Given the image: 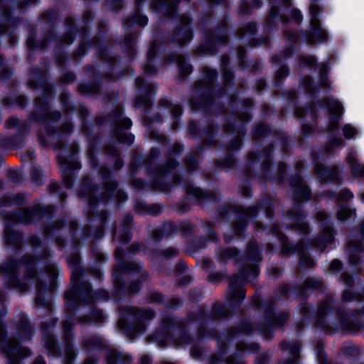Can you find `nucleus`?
I'll list each match as a JSON object with an SVG mask.
<instances>
[{"instance_id":"nucleus-15","label":"nucleus","mask_w":364,"mask_h":364,"mask_svg":"<svg viewBox=\"0 0 364 364\" xmlns=\"http://www.w3.org/2000/svg\"><path fill=\"white\" fill-rule=\"evenodd\" d=\"M276 203V199L269 196H265L262 198L258 205H253L247 208L240 205H230L223 208L222 214L223 217H224L225 215L230 214L235 215L236 221L232 223V228L236 235L240 237L245 231L247 220L257 215L259 207L264 209L267 218H272Z\"/></svg>"},{"instance_id":"nucleus-2","label":"nucleus","mask_w":364,"mask_h":364,"mask_svg":"<svg viewBox=\"0 0 364 364\" xmlns=\"http://www.w3.org/2000/svg\"><path fill=\"white\" fill-rule=\"evenodd\" d=\"M229 315L230 311L227 306L220 302H217L213 305L210 315L206 314L205 309L203 306L198 307L196 315H188L186 319L182 320H177L169 314H163L160 324L161 330L164 333L163 338L168 341L171 334L177 331L181 333V343L183 344L190 343L191 338L185 333L186 326L193 323H198L200 324L198 330V338H208L217 340L220 353L224 354L226 350V345L223 343L224 341L229 342L236 336L243 333L249 334L254 331L252 323L250 321H245L238 328H230L228 331L227 335L223 338L215 330L206 331L204 327V324L209 320L226 318Z\"/></svg>"},{"instance_id":"nucleus-18","label":"nucleus","mask_w":364,"mask_h":364,"mask_svg":"<svg viewBox=\"0 0 364 364\" xmlns=\"http://www.w3.org/2000/svg\"><path fill=\"white\" fill-rule=\"evenodd\" d=\"M39 0H0L1 21L0 36L11 33L14 31L18 23V19L12 16V11L9 6H16L23 12L28 8L36 5Z\"/></svg>"},{"instance_id":"nucleus-23","label":"nucleus","mask_w":364,"mask_h":364,"mask_svg":"<svg viewBox=\"0 0 364 364\" xmlns=\"http://www.w3.org/2000/svg\"><path fill=\"white\" fill-rule=\"evenodd\" d=\"M70 151V154L68 156H64L63 154L58 156V162L61 171L63 182L67 188L73 186L76 171L81 168V164L77 156L78 145L76 143L72 144Z\"/></svg>"},{"instance_id":"nucleus-59","label":"nucleus","mask_w":364,"mask_h":364,"mask_svg":"<svg viewBox=\"0 0 364 364\" xmlns=\"http://www.w3.org/2000/svg\"><path fill=\"white\" fill-rule=\"evenodd\" d=\"M273 151V146L272 145L267 146L262 151L260 157L262 159V171L266 173L271 165L272 157L271 154Z\"/></svg>"},{"instance_id":"nucleus-38","label":"nucleus","mask_w":364,"mask_h":364,"mask_svg":"<svg viewBox=\"0 0 364 364\" xmlns=\"http://www.w3.org/2000/svg\"><path fill=\"white\" fill-rule=\"evenodd\" d=\"M300 346V343L297 341H284L281 342L279 344V348L282 350H289V358L282 363H280L279 364H299Z\"/></svg>"},{"instance_id":"nucleus-4","label":"nucleus","mask_w":364,"mask_h":364,"mask_svg":"<svg viewBox=\"0 0 364 364\" xmlns=\"http://www.w3.org/2000/svg\"><path fill=\"white\" fill-rule=\"evenodd\" d=\"M99 176L104 181L102 192L99 197L97 193L100 188L92 183L88 176L83 178L78 191L80 198L87 201V220L95 228L92 231L90 225L85 226L82 230L83 238L92 235L95 239H100L104 235L108 215L105 210H99L100 203H107L111 198H114L117 203L127 199V194L117 189V182L110 179L108 167L102 166L99 170Z\"/></svg>"},{"instance_id":"nucleus-32","label":"nucleus","mask_w":364,"mask_h":364,"mask_svg":"<svg viewBox=\"0 0 364 364\" xmlns=\"http://www.w3.org/2000/svg\"><path fill=\"white\" fill-rule=\"evenodd\" d=\"M179 24L171 36V41L179 46L188 43L193 38V32L191 28V18L186 15L179 16Z\"/></svg>"},{"instance_id":"nucleus-30","label":"nucleus","mask_w":364,"mask_h":364,"mask_svg":"<svg viewBox=\"0 0 364 364\" xmlns=\"http://www.w3.org/2000/svg\"><path fill=\"white\" fill-rule=\"evenodd\" d=\"M333 296L332 294L328 295L323 301L318 304L314 317V326L321 330L324 333L329 335L336 331V328L328 325L326 320L328 313L333 310Z\"/></svg>"},{"instance_id":"nucleus-45","label":"nucleus","mask_w":364,"mask_h":364,"mask_svg":"<svg viewBox=\"0 0 364 364\" xmlns=\"http://www.w3.org/2000/svg\"><path fill=\"white\" fill-rule=\"evenodd\" d=\"M107 364H131L132 358L126 353H121L115 349H110L107 351L105 355Z\"/></svg>"},{"instance_id":"nucleus-6","label":"nucleus","mask_w":364,"mask_h":364,"mask_svg":"<svg viewBox=\"0 0 364 364\" xmlns=\"http://www.w3.org/2000/svg\"><path fill=\"white\" fill-rule=\"evenodd\" d=\"M239 255V250L235 247L220 248L216 254L220 263L225 264L228 259H233L235 265L238 267V274H235L229 277V301L235 304L240 303L245 297L244 285L258 277L259 264L262 260L255 240L248 242L244 257Z\"/></svg>"},{"instance_id":"nucleus-28","label":"nucleus","mask_w":364,"mask_h":364,"mask_svg":"<svg viewBox=\"0 0 364 364\" xmlns=\"http://www.w3.org/2000/svg\"><path fill=\"white\" fill-rule=\"evenodd\" d=\"M215 132V128L214 125L213 124H209L206 129L203 132V135L205 138L204 139L203 143L196 149L192 150L191 152L184 159L186 167L189 171H193L197 168L200 153L203 150V147H209L210 146L215 145V141L213 140Z\"/></svg>"},{"instance_id":"nucleus-61","label":"nucleus","mask_w":364,"mask_h":364,"mask_svg":"<svg viewBox=\"0 0 364 364\" xmlns=\"http://www.w3.org/2000/svg\"><path fill=\"white\" fill-rule=\"evenodd\" d=\"M356 217V210L350 208L348 206H341L337 212V218L340 221H345L350 218Z\"/></svg>"},{"instance_id":"nucleus-46","label":"nucleus","mask_w":364,"mask_h":364,"mask_svg":"<svg viewBox=\"0 0 364 364\" xmlns=\"http://www.w3.org/2000/svg\"><path fill=\"white\" fill-rule=\"evenodd\" d=\"M351 173L354 178H364V164H360L354 152H350L346 157Z\"/></svg>"},{"instance_id":"nucleus-48","label":"nucleus","mask_w":364,"mask_h":364,"mask_svg":"<svg viewBox=\"0 0 364 364\" xmlns=\"http://www.w3.org/2000/svg\"><path fill=\"white\" fill-rule=\"evenodd\" d=\"M159 46L156 42H152L147 53V63L143 66L145 75H150L156 73V68L152 65L154 59L156 55Z\"/></svg>"},{"instance_id":"nucleus-62","label":"nucleus","mask_w":364,"mask_h":364,"mask_svg":"<svg viewBox=\"0 0 364 364\" xmlns=\"http://www.w3.org/2000/svg\"><path fill=\"white\" fill-rule=\"evenodd\" d=\"M270 133L271 129L268 126L263 124H259L254 127L252 132V139L254 140H257L269 135Z\"/></svg>"},{"instance_id":"nucleus-51","label":"nucleus","mask_w":364,"mask_h":364,"mask_svg":"<svg viewBox=\"0 0 364 364\" xmlns=\"http://www.w3.org/2000/svg\"><path fill=\"white\" fill-rule=\"evenodd\" d=\"M133 217L131 214L127 215L123 218V227L120 230V235L117 237L119 242L125 245L129 243L132 240L131 226Z\"/></svg>"},{"instance_id":"nucleus-58","label":"nucleus","mask_w":364,"mask_h":364,"mask_svg":"<svg viewBox=\"0 0 364 364\" xmlns=\"http://www.w3.org/2000/svg\"><path fill=\"white\" fill-rule=\"evenodd\" d=\"M300 67L315 68L317 65V59L312 55H301L297 58Z\"/></svg>"},{"instance_id":"nucleus-43","label":"nucleus","mask_w":364,"mask_h":364,"mask_svg":"<svg viewBox=\"0 0 364 364\" xmlns=\"http://www.w3.org/2000/svg\"><path fill=\"white\" fill-rule=\"evenodd\" d=\"M363 245L361 241H349L346 245V250L349 255L348 262L350 265L356 266L361 262L358 254L363 251Z\"/></svg>"},{"instance_id":"nucleus-17","label":"nucleus","mask_w":364,"mask_h":364,"mask_svg":"<svg viewBox=\"0 0 364 364\" xmlns=\"http://www.w3.org/2000/svg\"><path fill=\"white\" fill-rule=\"evenodd\" d=\"M269 231L280 242V254L283 257L296 253L299 256V265L301 267L311 269L315 267V261L305 253L306 246L303 240H300L295 245L291 244L288 237L281 232L279 227L276 224L272 225Z\"/></svg>"},{"instance_id":"nucleus-29","label":"nucleus","mask_w":364,"mask_h":364,"mask_svg":"<svg viewBox=\"0 0 364 364\" xmlns=\"http://www.w3.org/2000/svg\"><path fill=\"white\" fill-rule=\"evenodd\" d=\"M328 218V214L324 211H318L316 214V218L319 222H323L321 234L313 239L311 242V247L318 249L323 252L328 245L333 242V228L332 225H328L326 221Z\"/></svg>"},{"instance_id":"nucleus-41","label":"nucleus","mask_w":364,"mask_h":364,"mask_svg":"<svg viewBox=\"0 0 364 364\" xmlns=\"http://www.w3.org/2000/svg\"><path fill=\"white\" fill-rule=\"evenodd\" d=\"M16 331L18 338L22 340H30L33 336V330L26 316L21 314L16 321Z\"/></svg>"},{"instance_id":"nucleus-3","label":"nucleus","mask_w":364,"mask_h":364,"mask_svg":"<svg viewBox=\"0 0 364 364\" xmlns=\"http://www.w3.org/2000/svg\"><path fill=\"white\" fill-rule=\"evenodd\" d=\"M31 88H41L43 90V97H37L35 100V111L29 116L31 120L38 122H43L45 132L41 131L38 134V139L40 145L43 148L52 147L58 151L64 147V139L70 135L73 129V125L70 122L63 123L58 129L50 126L48 122H56L60 120L61 114L58 111L50 110L49 97L53 93V87L47 80L46 70L31 71L28 80Z\"/></svg>"},{"instance_id":"nucleus-21","label":"nucleus","mask_w":364,"mask_h":364,"mask_svg":"<svg viewBox=\"0 0 364 364\" xmlns=\"http://www.w3.org/2000/svg\"><path fill=\"white\" fill-rule=\"evenodd\" d=\"M124 107L122 105L116 106L110 115V122L112 127V136L120 143L132 145L134 141V136L127 131L130 129L132 122L129 117H122Z\"/></svg>"},{"instance_id":"nucleus-13","label":"nucleus","mask_w":364,"mask_h":364,"mask_svg":"<svg viewBox=\"0 0 364 364\" xmlns=\"http://www.w3.org/2000/svg\"><path fill=\"white\" fill-rule=\"evenodd\" d=\"M290 287L288 284L284 283L278 285L274 289V296L263 304L264 312V323L257 326V330L263 337L268 340L272 338L274 331L277 328H282L287 322L289 318L288 312H274V303L279 300H287L289 296Z\"/></svg>"},{"instance_id":"nucleus-56","label":"nucleus","mask_w":364,"mask_h":364,"mask_svg":"<svg viewBox=\"0 0 364 364\" xmlns=\"http://www.w3.org/2000/svg\"><path fill=\"white\" fill-rule=\"evenodd\" d=\"M316 68H318L319 72V80L320 85L324 88H328L330 87V82L328 79V63L325 62L316 65Z\"/></svg>"},{"instance_id":"nucleus-26","label":"nucleus","mask_w":364,"mask_h":364,"mask_svg":"<svg viewBox=\"0 0 364 364\" xmlns=\"http://www.w3.org/2000/svg\"><path fill=\"white\" fill-rule=\"evenodd\" d=\"M193 226L190 221L181 222L179 225H176L173 222L170 221L164 223L161 228L154 230L151 234V238L154 241H160L164 237H168L178 232L182 236H188L192 234Z\"/></svg>"},{"instance_id":"nucleus-63","label":"nucleus","mask_w":364,"mask_h":364,"mask_svg":"<svg viewBox=\"0 0 364 364\" xmlns=\"http://www.w3.org/2000/svg\"><path fill=\"white\" fill-rule=\"evenodd\" d=\"M236 349L238 352L241 353L247 352L249 353H256L259 351V346L256 343L247 344L245 342H238L236 344Z\"/></svg>"},{"instance_id":"nucleus-25","label":"nucleus","mask_w":364,"mask_h":364,"mask_svg":"<svg viewBox=\"0 0 364 364\" xmlns=\"http://www.w3.org/2000/svg\"><path fill=\"white\" fill-rule=\"evenodd\" d=\"M334 311L340 327L345 333L356 334L364 327L362 322L364 317V307L361 311H350L342 308H336Z\"/></svg>"},{"instance_id":"nucleus-16","label":"nucleus","mask_w":364,"mask_h":364,"mask_svg":"<svg viewBox=\"0 0 364 364\" xmlns=\"http://www.w3.org/2000/svg\"><path fill=\"white\" fill-rule=\"evenodd\" d=\"M119 311L122 317L117 321L118 328L132 339L143 333L146 328V321H151L155 316L154 311L149 308L122 306Z\"/></svg>"},{"instance_id":"nucleus-31","label":"nucleus","mask_w":364,"mask_h":364,"mask_svg":"<svg viewBox=\"0 0 364 364\" xmlns=\"http://www.w3.org/2000/svg\"><path fill=\"white\" fill-rule=\"evenodd\" d=\"M319 105L325 107L329 114L335 116L330 118L327 125V131L328 132H336L338 128L339 119L343 113L342 104L333 97H324L320 100Z\"/></svg>"},{"instance_id":"nucleus-40","label":"nucleus","mask_w":364,"mask_h":364,"mask_svg":"<svg viewBox=\"0 0 364 364\" xmlns=\"http://www.w3.org/2000/svg\"><path fill=\"white\" fill-rule=\"evenodd\" d=\"M172 63H176L177 64L180 75L182 77L189 75L193 71L192 66L190 64L186 63V58L183 55L172 54L169 55L167 59L164 60L163 65Z\"/></svg>"},{"instance_id":"nucleus-36","label":"nucleus","mask_w":364,"mask_h":364,"mask_svg":"<svg viewBox=\"0 0 364 364\" xmlns=\"http://www.w3.org/2000/svg\"><path fill=\"white\" fill-rule=\"evenodd\" d=\"M324 288L323 282L321 279L316 277L306 278L297 291V297L305 299L308 296L309 292L316 291H321Z\"/></svg>"},{"instance_id":"nucleus-53","label":"nucleus","mask_w":364,"mask_h":364,"mask_svg":"<svg viewBox=\"0 0 364 364\" xmlns=\"http://www.w3.org/2000/svg\"><path fill=\"white\" fill-rule=\"evenodd\" d=\"M261 0H241L240 13L242 15H248L255 9H258L262 6Z\"/></svg>"},{"instance_id":"nucleus-49","label":"nucleus","mask_w":364,"mask_h":364,"mask_svg":"<svg viewBox=\"0 0 364 364\" xmlns=\"http://www.w3.org/2000/svg\"><path fill=\"white\" fill-rule=\"evenodd\" d=\"M4 127L6 129H16L21 135L26 134L30 130V127L26 121H21L15 116L9 117L5 122Z\"/></svg>"},{"instance_id":"nucleus-19","label":"nucleus","mask_w":364,"mask_h":364,"mask_svg":"<svg viewBox=\"0 0 364 364\" xmlns=\"http://www.w3.org/2000/svg\"><path fill=\"white\" fill-rule=\"evenodd\" d=\"M4 315V313H0V351L7 359L6 364H22V360L31 355V350L27 347L19 346L18 341L13 338L3 342L6 336L5 326L1 323Z\"/></svg>"},{"instance_id":"nucleus-50","label":"nucleus","mask_w":364,"mask_h":364,"mask_svg":"<svg viewBox=\"0 0 364 364\" xmlns=\"http://www.w3.org/2000/svg\"><path fill=\"white\" fill-rule=\"evenodd\" d=\"M139 36L137 33H132L127 35L122 44V49L130 59H133L136 54V43Z\"/></svg>"},{"instance_id":"nucleus-64","label":"nucleus","mask_w":364,"mask_h":364,"mask_svg":"<svg viewBox=\"0 0 364 364\" xmlns=\"http://www.w3.org/2000/svg\"><path fill=\"white\" fill-rule=\"evenodd\" d=\"M26 102V98L23 95H18L14 100H11L8 97H6L3 100V105L6 107H12L16 105L21 108H23L25 107Z\"/></svg>"},{"instance_id":"nucleus-1","label":"nucleus","mask_w":364,"mask_h":364,"mask_svg":"<svg viewBox=\"0 0 364 364\" xmlns=\"http://www.w3.org/2000/svg\"><path fill=\"white\" fill-rule=\"evenodd\" d=\"M50 257V252L47 249L43 250L38 257L26 254L19 260L9 257L0 266V274L3 273L6 277L5 285L6 288L14 289L19 292H25L29 289V284L35 280L36 295L35 305L36 307H44L49 312L52 311L51 302L46 299L47 292L53 294L57 289V278L58 271L54 264L48 263L46 265L44 272L48 276V284L38 275L36 264L38 260H46Z\"/></svg>"},{"instance_id":"nucleus-44","label":"nucleus","mask_w":364,"mask_h":364,"mask_svg":"<svg viewBox=\"0 0 364 364\" xmlns=\"http://www.w3.org/2000/svg\"><path fill=\"white\" fill-rule=\"evenodd\" d=\"M159 106L164 108H171V113L173 122L171 125L172 131H176L179 125V119L182 115L183 110L180 105H173L169 100L166 98H162L159 101Z\"/></svg>"},{"instance_id":"nucleus-54","label":"nucleus","mask_w":364,"mask_h":364,"mask_svg":"<svg viewBox=\"0 0 364 364\" xmlns=\"http://www.w3.org/2000/svg\"><path fill=\"white\" fill-rule=\"evenodd\" d=\"M230 58L228 55H223L220 59V66L223 69V82L225 86L232 84L234 80V75L231 71L226 70L225 68L228 65Z\"/></svg>"},{"instance_id":"nucleus-12","label":"nucleus","mask_w":364,"mask_h":364,"mask_svg":"<svg viewBox=\"0 0 364 364\" xmlns=\"http://www.w3.org/2000/svg\"><path fill=\"white\" fill-rule=\"evenodd\" d=\"M304 166L303 161H297L296 164V171L299 173ZM289 183L293 188V197L296 203L287 213L288 219L291 221V224L287 226V228L294 230L301 235H308L309 225L307 222L304 221L306 215L300 203L311 200V192L299 173L289 179Z\"/></svg>"},{"instance_id":"nucleus-7","label":"nucleus","mask_w":364,"mask_h":364,"mask_svg":"<svg viewBox=\"0 0 364 364\" xmlns=\"http://www.w3.org/2000/svg\"><path fill=\"white\" fill-rule=\"evenodd\" d=\"M92 299L89 301L76 299L73 308L68 310L65 305V318L62 322L63 352L65 364H73L75 352L73 345V330L75 322L80 325L89 323L101 324L105 321V316L102 310L94 307L97 301H107L109 299V294L104 289L95 291L91 288Z\"/></svg>"},{"instance_id":"nucleus-34","label":"nucleus","mask_w":364,"mask_h":364,"mask_svg":"<svg viewBox=\"0 0 364 364\" xmlns=\"http://www.w3.org/2000/svg\"><path fill=\"white\" fill-rule=\"evenodd\" d=\"M314 173L321 183L330 182L336 185H341L343 179L341 175L340 168L338 166H332L326 168L323 165L315 163Z\"/></svg>"},{"instance_id":"nucleus-14","label":"nucleus","mask_w":364,"mask_h":364,"mask_svg":"<svg viewBox=\"0 0 364 364\" xmlns=\"http://www.w3.org/2000/svg\"><path fill=\"white\" fill-rule=\"evenodd\" d=\"M201 73L204 79L196 81L194 84V90L198 96L190 100V106L194 110L201 109L207 112H215V99L225 92V89L217 94L213 92L218 77L216 70L205 66L202 68Z\"/></svg>"},{"instance_id":"nucleus-42","label":"nucleus","mask_w":364,"mask_h":364,"mask_svg":"<svg viewBox=\"0 0 364 364\" xmlns=\"http://www.w3.org/2000/svg\"><path fill=\"white\" fill-rule=\"evenodd\" d=\"M134 208L136 213L140 215L157 216L161 213L163 206L161 204H147L143 201L136 200Z\"/></svg>"},{"instance_id":"nucleus-8","label":"nucleus","mask_w":364,"mask_h":364,"mask_svg":"<svg viewBox=\"0 0 364 364\" xmlns=\"http://www.w3.org/2000/svg\"><path fill=\"white\" fill-rule=\"evenodd\" d=\"M27 198V195L23 193L4 196L0 199V208L21 205L26 202ZM54 213V206L50 205L43 206L39 204L28 208L18 209L4 213H0V216L2 215L6 223L4 237L5 244L16 251L21 250L23 243V235L22 232L13 230L12 225L14 223L28 225L36 219L44 217L51 218Z\"/></svg>"},{"instance_id":"nucleus-37","label":"nucleus","mask_w":364,"mask_h":364,"mask_svg":"<svg viewBox=\"0 0 364 364\" xmlns=\"http://www.w3.org/2000/svg\"><path fill=\"white\" fill-rule=\"evenodd\" d=\"M144 1L145 0H135V11L123 22V26L125 29H127L134 25L144 27L148 23V18L145 15L140 14L141 6Z\"/></svg>"},{"instance_id":"nucleus-22","label":"nucleus","mask_w":364,"mask_h":364,"mask_svg":"<svg viewBox=\"0 0 364 364\" xmlns=\"http://www.w3.org/2000/svg\"><path fill=\"white\" fill-rule=\"evenodd\" d=\"M227 31L228 22L223 20L214 31L205 34L204 44L197 47L196 53L199 55L217 53V46H225L228 43Z\"/></svg>"},{"instance_id":"nucleus-47","label":"nucleus","mask_w":364,"mask_h":364,"mask_svg":"<svg viewBox=\"0 0 364 364\" xmlns=\"http://www.w3.org/2000/svg\"><path fill=\"white\" fill-rule=\"evenodd\" d=\"M106 346L105 339L98 336H90L82 341V347L85 350H102Z\"/></svg>"},{"instance_id":"nucleus-52","label":"nucleus","mask_w":364,"mask_h":364,"mask_svg":"<svg viewBox=\"0 0 364 364\" xmlns=\"http://www.w3.org/2000/svg\"><path fill=\"white\" fill-rule=\"evenodd\" d=\"M105 154L114 161V169L118 171L124 166V161L120 156L119 150L112 145H107L104 147Z\"/></svg>"},{"instance_id":"nucleus-9","label":"nucleus","mask_w":364,"mask_h":364,"mask_svg":"<svg viewBox=\"0 0 364 364\" xmlns=\"http://www.w3.org/2000/svg\"><path fill=\"white\" fill-rule=\"evenodd\" d=\"M124 255L121 247L116 248L114 254L116 264L112 269V280L117 294H133L139 292L142 281L147 279L148 274L142 270L139 263L124 260Z\"/></svg>"},{"instance_id":"nucleus-10","label":"nucleus","mask_w":364,"mask_h":364,"mask_svg":"<svg viewBox=\"0 0 364 364\" xmlns=\"http://www.w3.org/2000/svg\"><path fill=\"white\" fill-rule=\"evenodd\" d=\"M252 105L253 100L252 99H245L242 102V107L240 111L228 117L224 124V131L227 133H233L235 136L226 147L227 154L225 157L215 161V168L228 171L234 167L235 159L230 152L237 151L241 147L242 138L247 131L245 125L251 119L250 109Z\"/></svg>"},{"instance_id":"nucleus-24","label":"nucleus","mask_w":364,"mask_h":364,"mask_svg":"<svg viewBox=\"0 0 364 364\" xmlns=\"http://www.w3.org/2000/svg\"><path fill=\"white\" fill-rule=\"evenodd\" d=\"M309 13L311 16L309 29L304 34L306 42L309 45L326 43L328 38V33L321 27L319 19L321 13V8L319 6L313 4L310 6Z\"/></svg>"},{"instance_id":"nucleus-20","label":"nucleus","mask_w":364,"mask_h":364,"mask_svg":"<svg viewBox=\"0 0 364 364\" xmlns=\"http://www.w3.org/2000/svg\"><path fill=\"white\" fill-rule=\"evenodd\" d=\"M65 26L68 29L67 33L63 36H58L50 32L45 35L41 41L36 42L34 36L30 35L26 41V46L29 50L37 49H45L51 42H54L58 45L65 44L70 45L74 40V36L77 33V29L74 23V20L72 17H68L65 19Z\"/></svg>"},{"instance_id":"nucleus-55","label":"nucleus","mask_w":364,"mask_h":364,"mask_svg":"<svg viewBox=\"0 0 364 364\" xmlns=\"http://www.w3.org/2000/svg\"><path fill=\"white\" fill-rule=\"evenodd\" d=\"M77 91L85 96H96L100 92V86L95 83L80 84L77 86Z\"/></svg>"},{"instance_id":"nucleus-33","label":"nucleus","mask_w":364,"mask_h":364,"mask_svg":"<svg viewBox=\"0 0 364 364\" xmlns=\"http://www.w3.org/2000/svg\"><path fill=\"white\" fill-rule=\"evenodd\" d=\"M58 319L53 318L48 322H43L41 325V331L44 340V348L48 356L60 357L61 350L57 346V341L53 334L48 333L49 328H53L57 323Z\"/></svg>"},{"instance_id":"nucleus-39","label":"nucleus","mask_w":364,"mask_h":364,"mask_svg":"<svg viewBox=\"0 0 364 364\" xmlns=\"http://www.w3.org/2000/svg\"><path fill=\"white\" fill-rule=\"evenodd\" d=\"M89 47L96 48L97 49L98 57L107 63L112 64L116 60L115 56L112 55L107 43L102 42L99 38H93L89 43Z\"/></svg>"},{"instance_id":"nucleus-11","label":"nucleus","mask_w":364,"mask_h":364,"mask_svg":"<svg viewBox=\"0 0 364 364\" xmlns=\"http://www.w3.org/2000/svg\"><path fill=\"white\" fill-rule=\"evenodd\" d=\"M68 264L71 269L70 284L64 294V301L67 309L74 307L77 299L83 301H89L92 299L91 284L89 282L81 279L88 273L95 279H102V273L98 269H85L80 266V256L78 253L68 257Z\"/></svg>"},{"instance_id":"nucleus-5","label":"nucleus","mask_w":364,"mask_h":364,"mask_svg":"<svg viewBox=\"0 0 364 364\" xmlns=\"http://www.w3.org/2000/svg\"><path fill=\"white\" fill-rule=\"evenodd\" d=\"M183 151V146L179 142H175L168 150L167 159L164 166H155V161L158 159L160 152L153 148L150 150L148 157L144 161V165L147 172L153 178L151 188L163 193H167L171 190L173 186L182 185L185 193L188 196H191L195 203L203 205L207 202H214L218 200V194L213 192L203 191L202 189L194 187L191 182L183 180L178 175H174L171 183H166L168 176L178 166V164L171 156H178Z\"/></svg>"},{"instance_id":"nucleus-27","label":"nucleus","mask_w":364,"mask_h":364,"mask_svg":"<svg viewBox=\"0 0 364 364\" xmlns=\"http://www.w3.org/2000/svg\"><path fill=\"white\" fill-rule=\"evenodd\" d=\"M136 86L138 88L139 95L134 101V106L136 108L143 109L147 112L152 105V99L156 94V87L153 83H144L142 77L136 79Z\"/></svg>"},{"instance_id":"nucleus-35","label":"nucleus","mask_w":364,"mask_h":364,"mask_svg":"<svg viewBox=\"0 0 364 364\" xmlns=\"http://www.w3.org/2000/svg\"><path fill=\"white\" fill-rule=\"evenodd\" d=\"M189 3L191 0H152L151 8L156 12H161L166 18L173 17L178 11L181 2Z\"/></svg>"},{"instance_id":"nucleus-57","label":"nucleus","mask_w":364,"mask_h":364,"mask_svg":"<svg viewBox=\"0 0 364 364\" xmlns=\"http://www.w3.org/2000/svg\"><path fill=\"white\" fill-rule=\"evenodd\" d=\"M65 225V220H60L55 222L50 225L45 226L43 228V234L45 237L50 235H55L58 234L63 228Z\"/></svg>"},{"instance_id":"nucleus-60","label":"nucleus","mask_w":364,"mask_h":364,"mask_svg":"<svg viewBox=\"0 0 364 364\" xmlns=\"http://www.w3.org/2000/svg\"><path fill=\"white\" fill-rule=\"evenodd\" d=\"M257 31V26L255 23H249L244 27L238 29L235 33V36L238 38H243L246 36H252Z\"/></svg>"}]
</instances>
